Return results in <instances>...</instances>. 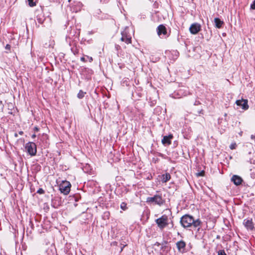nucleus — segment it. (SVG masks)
I'll return each mask as SVG.
<instances>
[{"label":"nucleus","instance_id":"1","mask_svg":"<svg viewBox=\"0 0 255 255\" xmlns=\"http://www.w3.org/2000/svg\"><path fill=\"white\" fill-rule=\"evenodd\" d=\"M180 223L184 228L191 226L197 228L201 226V222L199 219L194 220L193 217L190 215H185L181 217Z\"/></svg>","mask_w":255,"mask_h":255},{"label":"nucleus","instance_id":"2","mask_svg":"<svg viewBox=\"0 0 255 255\" xmlns=\"http://www.w3.org/2000/svg\"><path fill=\"white\" fill-rule=\"evenodd\" d=\"M71 185L67 181H63L59 185V190L60 192L64 195H67L70 191Z\"/></svg>","mask_w":255,"mask_h":255},{"label":"nucleus","instance_id":"3","mask_svg":"<svg viewBox=\"0 0 255 255\" xmlns=\"http://www.w3.org/2000/svg\"><path fill=\"white\" fill-rule=\"evenodd\" d=\"M155 223L160 229H163L168 225V218L166 215L155 220Z\"/></svg>","mask_w":255,"mask_h":255},{"label":"nucleus","instance_id":"4","mask_svg":"<svg viewBox=\"0 0 255 255\" xmlns=\"http://www.w3.org/2000/svg\"><path fill=\"white\" fill-rule=\"evenodd\" d=\"M146 202L148 203H154L155 204L161 206L163 204V200L161 196L154 195L153 197H148L146 199Z\"/></svg>","mask_w":255,"mask_h":255},{"label":"nucleus","instance_id":"5","mask_svg":"<svg viewBox=\"0 0 255 255\" xmlns=\"http://www.w3.org/2000/svg\"><path fill=\"white\" fill-rule=\"evenodd\" d=\"M25 148L27 152L31 156H34L36 154L37 150L36 145L35 143L33 142H29L27 143L25 145Z\"/></svg>","mask_w":255,"mask_h":255},{"label":"nucleus","instance_id":"6","mask_svg":"<svg viewBox=\"0 0 255 255\" xmlns=\"http://www.w3.org/2000/svg\"><path fill=\"white\" fill-rule=\"evenodd\" d=\"M201 29V26L198 23H192L189 28V31L192 34H197Z\"/></svg>","mask_w":255,"mask_h":255},{"label":"nucleus","instance_id":"7","mask_svg":"<svg viewBox=\"0 0 255 255\" xmlns=\"http://www.w3.org/2000/svg\"><path fill=\"white\" fill-rule=\"evenodd\" d=\"M236 104L239 106L242 107V108L244 110H247L249 107L248 105V101L247 99H241L237 100Z\"/></svg>","mask_w":255,"mask_h":255},{"label":"nucleus","instance_id":"8","mask_svg":"<svg viewBox=\"0 0 255 255\" xmlns=\"http://www.w3.org/2000/svg\"><path fill=\"white\" fill-rule=\"evenodd\" d=\"M122 37L121 40L122 41L125 42L127 44H130L131 42V37L130 36L128 35L126 31L122 32Z\"/></svg>","mask_w":255,"mask_h":255},{"label":"nucleus","instance_id":"9","mask_svg":"<svg viewBox=\"0 0 255 255\" xmlns=\"http://www.w3.org/2000/svg\"><path fill=\"white\" fill-rule=\"evenodd\" d=\"M157 33L159 37L161 35H165L167 34L166 28L163 24L159 25L157 28Z\"/></svg>","mask_w":255,"mask_h":255},{"label":"nucleus","instance_id":"10","mask_svg":"<svg viewBox=\"0 0 255 255\" xmlns=\"http://www.w3.org/2000/svg\"><path fill=\"white\" fill-rule=\"evenodd\" d=\"M231 181L233 182L236 185H239L241 184L243 182V179L240 176L234 175L232 177Z\"/></svg>","mask_w":255,"mask_h":255},{"label":"nucleus","instance_id":"11","mask_svg":"<svg viewBox=\"0 0 255 255\" xmlns=\"http://www.w3.org/2000/svg\"><path fill=\"white\" fill-rule=\"evenodd\" d=\"M243 224L248 230H252L254 228V225L252 220L245 219L244 220Z\"/></svg>","mask_w":255,"mask_h":255},{"label":"nucleus","instance_id":"12","mask_svg":"<svg viewBox=\"0 0 255 255\" xmlns=\"http://www.w3.org/2000/svg\"><path fill=\"white\" fill-rule=\"evenodd\" d=\"M173 138V135L172 134H169L168 136H164L162 139V143L163 144H167L169 145L171 144V139Z\"/></svg>","mask_w":255,"mask_h":255},{"label":"nucleus","instance_id":"13","mask_svg":"<svg viewBox=\"0 0 255 255\" xmlns=\"http://www.w3.org/2000/svg\"><path fill=\"white\" fill-rule=\"evenodd\" d=\"M176 246L179 251L183 252L185 250L186 244L184 241H180L176 243Z\"/></svg>","mask_w":255,"mask_h":255},{"label":"nucleus","instance_id":"14","mask_svg":"<svg viewBox=\"0 0 255 255\" xmlns=\"http://www.w3.org/2000/svg\"><path fill=\"white\" fill-rule=\"evenodd\" d=\"M166 242H164L162 244L157 242L155 244V246H157L158 247L161 246V250H163V252H167L168 247L166 246Z\"/></svg>","mask_w":255,"mask_h":255},{"label":"nucleus","instance_id":"15","mask_svg":"<svg viewBox=\"0 0 255 255\" xmlns=\"http://www.w3.org/2000/svg\"><path fill=\"white\" fill-rule=\"evenodd\" d=\"M171 178V176L169 173H166L164 174H163L161 176V181L163 183H166L168 181H169Z\"/></svg>","mask_w":255,"mask_h":255},{"label":"nucleus","instance_id":"16","mask_svg":"<svg viewBox=\"0 0 255 255\" xmlns=\"http://www.w3.org/2000/svg\"><path fill=\"white\" fill-rule=\"evenodd\" d=\"M214 22L216 27L218 28H221L224 23L223 21H221L219 18H215L214 19Z\"/></svg>","mask_w":255,"mask_h":255},{"label":"nucleus","instance_id":"17","mask_svg":"<svg viewBox=\"0 0 255 255\" xmlns=\"http://www.w3.org/2000/svg\"><path fill=\"white\" fill-rule=\"evenodd\" d=\"M85 94L86 92H84L82 90H80L77 95V97L80 99H82L84 97Z\"/></svg>","mask_w":255,"mask_h":255},{"label":"nucleus","instance_id":"18","mask_svg":"<svg viewBox=\"0 0 255 255\" xmlns=\"http://www.w3.org/2000/svg\"><path fill=\"white\" fill-rule=\"evenodd\" d=\"M121 208L125 211L128 209L127 204L125 202H122L121 204Z\"/></svg>","mask_w":255,"mask_h":255},{"label":"nucleus","instance_id":"19","mask_svg":"<svg viewBox=\"0 0 255 255\" xmlns=\"http://www.w3.org/2000/svg\"><path fill=\"white\" fill-rule=\"evenodd\" d=\"M28 2V4L30 6L32 7L36 5L35 2L33 1V0H27Z\"/></svg>","mask_w":255,"mask_h":255},{"label":"nucleus","instance_id":"20","mask_svg":"<svg viewBox=\"0 0 255 255\" xmlns=\"http://www.w3.org/2000/svg\"><path fill=\"white\" fill-rule=\"evenodd\" d=\"M236 147H237V144L236 143H233L230 146V148L231 149H234L236 148Z\"/></svg>","mask_w":255,"mask_h":255},{"label":"nucleus","instance_id":"21","mask_svg":"<svg viewBox=\"0 0 255 255\" xmlns=\"http://www.w3.org/2000/svg\"><path fill=\"white\" fill-rule=\"evenodd\" d=\"M37 193L39 194H44V191L43 189L42 188H39L37 191Z\"/></svg>","mask_w":255,"mask_h":255},{"label":"nucleus","instance_id":"22","mask_svg":"<svg viewBox=\"0 0 255 255\" xmlns=\"http://www.w3.org/2000/svg\"><path fill=\"white\" fill-rule=\"evenodd\" d=\"M251 8L252 9H255V0H254L253 3L251 4Z\"/></svg>","mask_w":255,"mask_h":255},{"label":"nucleus","instance_id":"23","mask_svg":"<svg viewBox=\"0 0 255 255\" xmlns=\"http://www.w3.org/2000/svg\"><path fill=\"white\" fill-rule=\"evenodd\" d=\"M218 255H226V254L224 251H220Z\"/></svg>","mask_w":255,"mask_h":255},{"label":"nucleus","instance_id":"24","mask_svg":"<svg viewBox=\"0 0 255 255\" xmlns=\"http://www.w3.org/2000/svg\"><path fill=\"white\" fill-rule=\"evenodd\" d=\"M204 175V172L202 171L201 172H199L197 173V176H203Z\"/></svg>","mask_w":255,"mask_h":255},{"label":"nucleus","instance_id":"25","mask_svg":"<svg viewBox=\"0 0 255 255\" xmlns=\"http://www.w3.org/2000/svg\"><path fill=\"white\" fill-rule=\"evenodd\" d=\"M10 45L9 44H6V45L5 46V49H10Z\"/></svg>","mask_w":255,"mask_h":255},{"label":"nucleus","instance_id":"26","mask_svg":"<svg viewBox=\"0 0 255 255\" xmlns=\"http://www.w3.org/2000/svg\"><path fill=\"white\" fill-rule=\"evenodd\" d=\"M81 60L82 61H83V62H86V60L85 59V58L84 57H82L81 58Z\"/></svg>","mask_w":255,"mask_h":255},{"label":"nucleus","instance_id":"27","mask_svg":"<svg viewBox=\"0 0 255 255\" xmlns=\"http://www.w3.org/2000/svg\"><path fill=\"white\" fill-rule=\"evenodd\" d=\"M87 58L89 59L90 62H92L93 61V58L91 57L87 56Z\"/></svg>","mask_w":255,"mask_h":255},{"label":"nucleus","instance_id":"28","mask_svg":"<svg viewBox=\"0 0 255 255\" xmlns=\"http://www.w3.org/2000/svg\"><path fill=\"white\" fill-rule=\"evenodd\" d=\"M34 130L35 131H38L39 130V128L37 127H35L34 128Z\"/></svg>","mask_w":255,"mask_h":255},{"label":"nucleus","instance_id":"29","mask_svg":"<svg viewBox=\"0 0 255 255\" xmlns=\"http://www.w3.org/2000/svg\"><path fill=\"white\" fill-rule=\"evenodd\" d=\"M251 137L252 139H255V133L254 134H252Z\"/></svg>","mask_w":255,"mask_h":255},{"label":"nucleus","instance_id":"30","mask_svg":"<svg viewBox=\"0 0 255 255\" xmlns=\"http://www.w3.org/2000/svg\"><path fill=\"white\" fill-rule=\"evenodd\" d=\"M18 133L20 135H22L23 134V132L22 131H20Z\"/></svg>","mask_w":255,"mask_h":255},{"label":"nucleus","instance_id":"31","mask_svg":"<svg viewBox=\"0 0 255 255\" xmlns=\"http://www.w3.org/2000/svg\"><path fill=\"white\" fill-rule=\"evenodd\" d=\"M14 136V137H17L18 136V134L17 133H15Z\"/></svg>","mask_w":255,"mask_h":255},{"label":"nucleus","instance_id":"32","mask_svg":"<svg viewBox=\"0 0 255 255\" xmlns=\"http://www.w3.org/2000/svg\"><path fill=\"white\" fill-rule=\"evenodd\" d=\"M36 137V134H33L32 135V137L33 138H35Z\"/></svg>","mask_w":255,"mask_h":255},{"label":"nucleus","instance_id":"33","mask_svg":"<svg viewBox=\"0 0 255 255\" xmlns=\"http://www.w3.org/2000/svg\"><path fill=\"white\" fill-rule=\"evenodd\" d=\"M124 247H123L121 248V252H122V251H123Z\"/></svg>","mask_w":255,"mask_h":255}]
</instances>
